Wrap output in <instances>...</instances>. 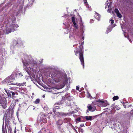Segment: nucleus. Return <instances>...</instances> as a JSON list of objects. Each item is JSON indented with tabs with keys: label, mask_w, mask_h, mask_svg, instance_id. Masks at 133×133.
Segmentation results:
<instances>
[{
	"label": "nucleus",
	"mask_w": 133,
	"mask_h": 133,
	"mask_svg": "<svg viewBox=\"0 0 133 133\" xmlns=\"http://www.w3.org/2000/svg\"><path fill=\"white\" fill-rule=\"evenodd\" d=\"M83 45L82 44L80 45L79 48H76L74 51L75 54L77 56V54L79 53V58L81 62V64L84 67V61L83 56L84 51L83 50Z\"/></svg>",
	"instance_id": "f03ea898"
},
{
	"label": "nucleus",
	"mask_w": 133,
	"mask_h": 133,
	"mask_svg": "<svg viewBox=\"0 0 133 133\" xmlns=\"http://www.w3.org/2000/svg\"><path fill=\"white\" fill-rule=\"evenodd\" d=\"M80 130L81 131V132H83V129H81L80 128Z\"/></svg>",
	"instance_id": "c9c22d12"
},
{
	"label": "nucleus",
	"mask_w": 133,
	"mask_h": 133,
	"mask_svg": "<svg viewBox=\"0 0 133 133\" xmlns=\"http://www.w3.org/2000/svg\"><path fill=\"white\" fill-rule=\"evenodd\" d=\"M79 89V88L78 86H76V90H78Z\"/></svg>",
	"instance_id": "473e14b6"
},
{
	"label": "nucleus",
	"mask_w": 133,
	"mask_h": 133,
	"mask_svg": "<svg viewBox=\"0 0 133 133\" xmlns=\"http://www.w3.org/2000/svg\"><path fill=\"white\" fill-rule=\"evenodd\" d=\"M107 4L108 5V1H107V3H106V4Z\"/></svg>",
	"instance_id": "79ce46f5"
},
{
	"label": "nucleus",
	"mask_w": 133,
	"mask_h": 133,
	"mask_svg": "<svg viewBox=\"0 0 133 133\" xmlns=\"http://www.w3.org/2000/svg\"><path fill=\"white\" fill-rule=\"evenodd\" d=\"M58 116L59 117H61V116H66L68 114H66L64 113L63 112H58Z\"/></svg>",
	"instance_id": "f8f14e48"
},
{
	"label": "nucleus",
	"mask_w": 133,
	"mask_h": 133,
	"mask_svg": "<svg viewBox=\"0 0 133 133\" xmlns=\"http://www.w3.org/2000/svg\"><path fill=\"white\" fill-rule=\"evenodd\" d=\"M75 18L74 17H72L71 18L72 21L74 24H76V22L75 21Z\"/></svg>",
	"instance_id": "f3484780"
},
{
	"label": "nucleus",
	"mask_w": 133,
	"mask_h": 133,
	"mask_svg": "<svg viewBox=\"0 0 133 133\" xmlns=\"http://www.w3.org/2000/svg\"><path fill=\"white\" fill-rule=\"evenodd\" d=\"M88 96L89 98H90L91 97V96L90 93L88 92Z\"/></svg>",
	"instance_id": "bb28decb"
},
{
	"label": "nucleus",
	"mask_w": 133,
	"mask_h": 133,
	"mask_svg": "<svg viewBox=\"0 0 133 133\" xmlns=\"http://www.w3.org/2000/svg\"><path fill=\"white\" fill-rule=\"evenodd\" d=\"M11 110L10 109H8L6 111V115H9L10 113Z\"/></svg>",
	"instance_id": "6ab92c4d"
},
{
	"label": "nucleus",
	"mask_w": 133,
	"mask_h": 133,
	"mask_svg": "<svg viewBox=\"0 0 133 133\" xmlns=\"http://www.w3.org/2000/svg\"><path fill=\"white\" fill-rule=\"evenodd\" d=\"M14 133H16V130H15L14 131Z\"/></svg>",
	"instance_id": "a19ab883"
},
{
	"label": "nucleus",
	"mask_w": 133,
	"mask_h": 133,
	"mask_svg": "<svg viewBox=\"0 0 133 133\" xmlns=\"http://www.w3.org/2000/svg\"><path fill=\"white\" fill-rule=\"evenodd\" d=\"M23 63L24 65L25 66L29 65V66L30 68V67H31L32 69H34V68H37V63L34 60H28V61H23Z\"/></svg>",
	"instance_id": "20e7f679"
},
{
	"label": "nucleus",
	"mask_w": 133,
	"mask_h": 133,
	"mask_svg": "<svg viewBox=\"0 0 133 133\" xmlns=\"http://www.w3.org/2000/svg\"><path fill=\"white\" fill-rule=\"evenodd\" d=\"M111 4L112 3L111 2H110L109 5H108L107 6H105V8H111Z\"/></svg>",
	"instance_id": "a211bd4d"
},
{
	"label": "nucleus",
	"mask_w": 133,
	"mask_h": 133,
	"mask_svg": "<svg viewBox=\"0 0 133 133\" xmlns=\"http://www.w3.org/2000/svg\"><path fill=\"white\" fill-rule=\"evenodd\" d=\"M56 109L55 108H53V112H56Z\"/></svg>",
	"instance_id": "7c9ffc66"
},
{
	"label": "nucleus",
	"mask_w": 133,
	"mask_h": 133,
	"mask_svg": "<svg viewBox=\"0 0 133 133\" xmlns=\"http://www.w3.org/2000/svg\"><path fill=\"white\" fill-rule=\"evenodd\" d=\"M46 116L45 115H42L41 117L40 120L44 123H46L47 122V120L45 117Z\"/></svg>",
	"instance_id": "0eeeda50"
},
{
	"label": "nucleus",
	"mask_w": 133,
	"mask_h": 133,
	"mask_svg": "<svg viewBox=\"0 0 133 133\" xmlns=\"http://www.w3.org/2000/svg\"><path fill=\"white\" fill-rule=\"evenodd\" d=\"M112 9H108V10L110 12H111L112 11Z\"/></svg>",
	"instance_id": "72a5a7b5"
},
{
	"label": "nucleus",
	"mask_w": 133,
	"mask_h": 133,
	"mask_svg": "<svg viewBox=\"0 0 133 133\" xmlns=\"http://www.w3.org/2000/svg\"><path fill=\"white\" fill-rule=\"evenodd\" d=\"M107 106V105H104V106Z\"/></svg>",
	"instance_id": "37998d69"
},
{
	"label": "nucleus",
	"mask_w": 133,
	"mask_h": 133,
	"mask_svg": "<svg viewBox=\"0 0 133 133\" xmlns=\"http://www.w3.org/2000/svg\"><path fill=\"white\" fill-rule=\"evenodd\" d=\"M84 2L85 3H87V0H83Z\"/></svg>",
	"instance_id": "e433bc0d"
},
{
	"label": "nucleus",
	"mask_w": 133,
	"mask_h": 133,
	"mask_svg": "<svg viewBox=\"0 0 133 133\" xmlns=\"http://www.w3.org/2000/svg\"><path fill=\"white\" fill-rule=\"evenodd\" d=\"M125 122H129L131 116L129 115H127L125 117Z\"/></svg>",
	"instance_id": "9d476101"
},
{
	"label": "nucleus",
	"mask_w": 133,
	"mask_h": 133,
	"mask_svg": "<svg viewBox=\"0 0 133 133\" xmlns=\"http://www.w3.org/2000/svg\"><path fill=\"white\" fill-rule=\"evenodd\" d=\"M110 31H109V29H108L106 31V33L108 34V33H109Z\"/></svg>",
	"instance_id": "c85d7f7f"
},
{
	"label": "nucleus",
	"mask_w": 133,
	"mask_h": 133,
	"mask_svg": "<svg viewBox=\"0 0 133 133\" xmlns=\"http://www.w3.org/2000/svg\"><path fill=\"white\" fill-rule=\"evenodd\" d=\"M62 123V121L61 120H59L57 122V124L59 125H61Z\"/></svg>",
	"instance_id": "2eb2a0df"
},
{
	"label": "nucleus",
	"mask_w": 133,
	"mask_h": 133,
	"mask_svg": "<svg viewBox=\"0 0 133 133\" xmlns=\"http://www.w3.org/2000/svg\"><path fill=\"white\" fill-rule=\"evenodd\" d=\"M25 83H19L18 84V85L19 86H23L24 85V84Z\"/></svg>",
	"instance_id": "393cba45"
},
{
	"label": "nucleus",
	"mask_w": 133,
	"mask_h": 133,
	"mask_svg": "<svg viewBox=\"0 0 133 133\" xmlns=\"http://www.w3.org/2000/svg\"><path fill=\"white\" fill-rule=\"evenodd\" d=\"M110 22V23L111 24H113L114 23V20L113 19H111Z\"/></svg>",
	"instance_id": "a878e982"
},
{
	"label": "nucleus",
	"mask_w": 133,
	"mask_h": 133,
	"mask_svg": "<svg viewBox=\"0 0 133 133\" xmlns=\"http://www.w3.org/2000/svg\"><path fill=\"white\" fill-rule=\"evenodd\" d=\"M80 126L81 127H83L84 126V124H82L80 125Z\"/></svg>",
	"instance_id": "f704fd0d"
},
{
	"label": "nucleus",
	"mask_w": 133,
	"mask_h": 133,
	"mask_svg": "<svg viewBox=\"0 0 133 133\" xmlns=\"http://www.w3.org/2000/svg\"><path fill=\"white\" fill-rule=\"evenodd\" d=\"M87 107L89 110L90 111L93 112L96 109V108H93L92 106L90 104H89Z\"/></svg>",
	"instance_id": "1a4fd4ad"
},
{
	"label": "nucleus",
	"mask_w": 133,
	"mask_h": 133,
	"mask_svg": "<svg viewBox=\"0 0 133 133\" xmlns=\"http://www.w3.org/2000/svg\"><path fill=\"white\" fill-rule=\"evenodd\" d=\"M56 105V104H55L54 105V106H55V108L56 109H59V106H55Z\"/></svg>",
	"instance_id": "5701e85b"
},
{
	"label": "nucleus",
	"mask_w": 133,
	"mask_h": 133,
	"mask_svg": "<svg viewBox=\"0 0 133 133\" xmlns=\"http://www.w3.org/2000/svg\"><path fill=\"white\" fill-rule=\"evenodd\" d=\"M16 21L15 17L14 16H11L7 20L6 23L9 24V28H7L6 30L5 34H8L12 31H14L19 26L17 24H15V22Z\"/></svg>",
	"instance_id": "f257e3e1"
},
{
	"label": "nucleus",
	"mask_w": 133,
	"mask_h": 133,
	"mask_svg": "<svg viewBox=\"0 0 133 133\" xmlns=\"http://www.w3.org/2000/svg\"><path fill=\"white\" fill-rule=\"evenodd\" d=\"M40 101V99H37L34 102L36 104H37L39 103Z\"/></svg>",
	"instance_id": "412c9836"
},
{
	"label": "nucleus",
	"mask_w": 133,
	"mask_h": 133,
	"mask_svg": "<svg viewBox=\"0 0 133 133\" xmlns=\"http://www.w3.org/2000/svg\"><path fill=\"white\" fill-rule=\"evenodd\" d=\"M76 121L79 122H81V118L80 117H78L76 119Z\"/></svg>",
	"instance_id": "b1692460"
},
{
	"label": "nucleus",
	"mask_w": 133,
	"mask_h": 133,
	"mask_svg": "<svg viewBox=\"0 0 133 133\" xmlns=\"http://www.w3.org/2000/svg\"><path fill=\"white\" fill-rule=\"evenodd\" d=\"M100 102L102 103H104V101H100Z\"/></svg>",
	"instance_id": "4c0bfd02"
},
{
	"label": "nucleus",
	"mask_w": 133,
	"mask_h": 133,
	"mask_svg": "<svg viewBox=\"0 0 133 133\" xmlns=\"http://www.w3.org/2000/svg\"><path fill=\"white\" fill-rule=\"evenodd\" d=\"M0 104L1 106L2 107V108L5 109L6 108V101L5 98H2L0 95Z\"/></svg>",
	"instance_id": "39448f33"
},
{
	"label": "nucleus",
	"mask_w": 133,
	"mask_h": 133,
	"mask_svg": "<svg viewBox=\"0 0 133 133\" xmlns=\"http://www.w3.org/2000/svg\"><path fill=\"white\" fill-rule=\"evenodd\" d=\"M10 92H11V95H12V98L13 99H14V98H15V97L14 96L15 95V93L14 92L11 91Z\"/></svg>",
	"instance_id": "aec40b11"
},
{
	"label": "nucleus",
	"mask_w": 133,
	"mask_h": 133,
	"mask_svg": "<svg viewBox=\"0 0 133 133\" xmlns=\"http://www.w3.org/2000/svg\"><path fill=\"white\" fill-rule=\"evenodd\" d=\"M51 77L56 82H60L62 79V76L61 74L58 72H53L51 75Z\"/></svg>",
	"instance_id": "7ed1b4c3"
},
{
	"label": "nucleus",
	"mask_w": 133,
	"mask_h": 133,
	"mask_svg": "<svg viewBox=\"0 0 133 133\" xmlns=\"http://www.w3.org/2000/svg\"><path fill=\"white\" fill-rule=\"evenodd\" d=\"M115 11L117 16L119 18H121L122 16L120 13H119L118 9H115Z\"/></svg>",
	"instance_id": "6e6552de"
},
{
	"label": "nucleus",
	"mask_w": 133,
	"mask_h": 133,
	"mask_svg": "<svg viewBox=\"0 0 133 133\" xmlns=\"http://www.w3.org/2000/svg\"><path fill=\"white\" fill-rule=\"evenodd\" d=\"M14 80V79L12 78V77L11 76H10L8 77H7L4 80L5 82L6 83H8V84L10 83V84H14V85H17V83L13 84V83H11V82H12Z\"/></svg>",
	"instance_id": "423d86ee"
},
{
	"label": "nucleus",
	"mask_w": 133,
	"mask_h": 133,
	"mask_svg": "<svg viewBox=\"0 0 133 133\" xmlns=\"http://www.w3.org/2000/svg\"><path fill=\"white\" fill-rule=\"evenodd\" d=\"M11 91H10V92H8V95L9 96V97H12V95H11V92H10Z\"/></svg>",
	"instance_id": "4be33fe9"
},
{
	"label": "nucleus",
	"mask_w": 133,
	"mask_h": 133,
	"mask_svg": "<svg viewBox=\"0 0 133 133\" xmlns=\"http://www.w3.org/2000/svg\"><path fill=\"white\" fill-rule=\"evenodd\" d=\"M65 103H66V102H67L68 103H66V104H67V105L69 106V105L70 104V101L68 99H67L65 100Z\"/></svg>",
	"instance_id": "4468645a"
},
{
	"label": "nucleus",
	"mask_w": 133,
	"mask_h": 133,
	"mask_svg": "<svg viewBox=\"0 0 133 133\" xmlns=\"http://www.w3.org/2000/svg\"><path fill=\"white\" fill-rule=\"evenodd\" d=\"M3 34H1L0 33V38L1 37V36Z\"/></svg>",
	"instance_id": "ea45409f"
},
{
	"label": "nucleus",
	"mask_w": 133,
	"mask_h": 133,
	"mask_svg": "<svg viewBox=\"0 0 133 133\" xmlns=\"http://www.w3.org/2000/svg\"><path fill=\"white\" fill-rule=\"evenodd\" d=\"M94 16L96 19L98 20L99 19L100 17V15L95 11V15Z\"/></svg>",
	"instance_id": "9b49d317"
},
{
	"label": "nucleus",
	"mask_w": 133,
	"mask_h": 133,
	"mask_svg": "<svg viewBox=\"0 0 133 133\" xmlns=\"http://www.w3.org/2000/svg\"><path fill=\"white\" fill-rule=\"evenodd\" d=\"M121 2H123L124 3H125L126 2L125 1L126 0H121Z\"/></svg>",
	"instance_id": "c756f323"
},
{
	"label": "nucleus",
	"mask_w": 133,
	"mask_h": 133,
	"mask_svg": "<svg viewBox=\"0 0 133 133\" xmlns=\"http://www.w3.org/2000/svg\"><path fill=\"white\" fill-rule=\"evenodd\" d=\"M130 113L132 114L133 115V109L131 110V111H130Z\"/></svg>",
	"instance_id": "2f4dec72"
},
{
	"label": "nucleus",
	"mask_w": 133,
	"mask_h": 133,
	"mask_svg": "<svg viewBox=\"0 0 133 133\" xmlns=\"http://www.w3.org/2000/svg\"><path fill=\"white\" fill-rule=\"evenodd\" d=\"M114 11H112V13L113 14H114Z\"/></svg>",
	"instance_id": "58836bf2"
},
{
	"label": "nucleus",
	"mask_w": 133,
	"mask_h": 133,
	"mask_svg": "<svg viewBox=\"0 0 133 133\" xmlns=\"http://www.w3.org/2000/svg\"><path fill=\"white\" fill-rule=\"evenodd\" d=\"M119 99V97L118 96H114L113 98V100L115 101Z\"/></svg>",
	"instance_id": "dca6fc26"
},
{
	"label": "nucleus",
	"mask_w": 133,
	"mask_h": 133,
	"mask_svg": "<svg viewBox=\"0 0 133 133\" xmlns=\"http://www.w3.org/2000/svg\"><path fill=\"white\" fill-rule=\"evenodd\" d=\"M74 26L76 28V29H78V25H77L76 24H76L75 25L74 24Z\"/></svg>",
	"instance_id": "cd10ccee"
},
{
	"label": "nucleus",
	"mask_w": 133,
	"mask_h": 133,
	"mask_svg": "<svg viewBox=\"0 0 133 133\" xmlns=\"http://www.w3.org/2000/svg\"><path fill=\"white\" fill-rule=\"evenodd\" d=\"M85 118L87 121H91L92 119V116H86Z\"/></svg>",
	"instance_id": "ddd939ff"
}]
</instances>
